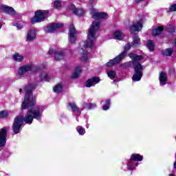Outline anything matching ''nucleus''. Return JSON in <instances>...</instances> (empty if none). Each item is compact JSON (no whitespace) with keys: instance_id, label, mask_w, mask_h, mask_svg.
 I'll use <instances>...</instances> for the list:
<instances>
[{"instance_id":"1","label":"nucleus","mask_w":176,"mask_h":176,"mask_svg":"<svg viewBox=\"0 0 176 176\" xmlns=\"http://www.w3.org/2000/svg\"><path fill=\"white\" fill-rule=\"evenodd\" d=\"M36 87L35 84H30L23 89L25 93V99L21 104V109H28L27 113L23 117L19 116L14 119L12 130L14 134H19L21 130V126L24 122L26 124H31L34 119L41 122L43 115V107L42 106H34L36 104L35 97L32 95V90Z\"/></svg>"},{"instance_id":"2","label":"nucleus","mask_w":176,"mask_h":176,"mask_svg":"<svg viewBox=\"0 0 176 176\" xmlns=\"http://www.w3.org/2000/svg\"><path fill=\"white\" fill-rule=\"evenodd\" d=\"M100 22L95 21L92 23L90 28L88 30V39L87 41H82L80 43L79 54H80V60L82 61H87L89 58V50H91L94 47V42L96 36V32L100 30Z\"/></svg>"},{"instance_id":"3","label":"nucleus","mask_w":176,"mask_h":176,"mask_svg":"<svg viewBox=\"0 0 176 176\" xmlns=\"http://www.w3.org/2000/svg\"><path fill=\"white\" fill-rule=\"evenodd\" d=\"M129 56L133 60L132 64L134 67L135 73L132 76V80L133 82H140L142 78V71H144V66L140 64V61L142 60L143 57L133 53L129 54Z\"/></svg>"},{"instance_id":"4","label":"nucleus","mask_w":176,"mask_h":176,"mask_svg":"<svg viewBox=\"0 0 176 176\" xmlns=\"http://www.w3.org/2000/svg\"><path fill=\"white\" fill-rule=\"evenodd\" d=\"M133 47V44L132 43H127L124 47V51L122 53H120L118 56H117L116 58H114L112 60H110L107 63V67H113V65L116 64H119L126 56H127V50H130Z\"/></svg>"},{"instance_id":"5","label":"nucleus","mask_w":176,"mask_h":176,"mask_svg":"<svg viewBox=\"0 0 176 176\" xmlns=\"http://www.w3.org/2000/svg\"><path fill=\"white\" fill-rule=\"evenodd\" d=\"M49 11L38 10L35 12V15L31 19L32 23H42L47 19Z\"/></svg>"},{"instance_id":"6","label":"nucleus","mask_w":176,"mask_h":176,"mask_svg":"<svg viewBox=\"0 0 176 176\" xmlns=\"http://www.w3.org/2000/svg\"><path fill=\"white\" fill-rule=\"evenodd\" d=\"M32 69H34L32 65L28 64L22 65L17 70L18 76H19V78H24V76H27L28 74L31 72Z\"/></svg>"},{"instance_id":"7","label":"nucleus","mask_w":176,"mask_h":176,"mask_svg":"<svg viewBox=\"0 0 176 176\" xmlns=\"http://www.w3.org/2000/svg\"><path fill=\"white\" fill-rule=\"evenodd\" d=\"M91 15L92 19H94L95 20H100V19H108V14H107V12H98V11L94 8L91 9Z\"/></svg>"},{"instance_id":"8","label":"nucleus","mask_w":176,"mask_h":176,"mask_svg":"<svg viewBox=\"0 0 176 176\" xmlns=\"http://www.w3.org/2000/svg\"><path fill=\"white\" fill-rule=\"evenodd\" d=\"M67 107L69 109H71L72 112L76 115V119L77 122H79V115L82 113V109L78 107L74 102L69 103Z\"/></svg>"},{"instance_id":"9","label":"nucleus","mask_w":176,"mask_h":176,"mask_svg":"<svg viewBox=\"0 0 176 176\" xmlns=\"http://www.w3.org/2000/svg\"><path fill=\"white\" fill-rule=\"evenodd\" d=\"M146 19V16H143L140 21L135 22L130 28V31L131 34H133V32H140L141 30H142V20H145Z\"/></svg>"},{"instance_id":"10","label":"nucleus","mask_w":176,"mask_h":176,"mask_svg":"<svg viewBox=\"0 0 176 176\" xmlns=\"http://www.w3.org/2000/svg\"><path fill=\"white\" fill-rule=\"evenodd\" d=\"M8 137V129L3 127L0 129V148H2L6 144V138Z\"/></svg>"},{"instance_id":"11","label":"nucleus","mask_w":176,"mask_h":176,"mask_svg":"<svg viewBox=\"0 0 176 176\" xmlns=\"http://www.w3.org/2000/svg\"><path fill=\"white\" fill-rule=\"evenodd\" d=\"M64 25L63 23H52L46 27L45 29V32L50 34V32H54L56 30H58V28H61Z\"/></svg>"},{"instance_id":"12","label":"nucleus","mask_w":176,"mask_h":176,"mask_svg":"<svg viewBox=\"0 0 176 176\" xmlns=\"http://www.w3.org/2000/svg\"><path fill=\"white\" fill-rule=\"evenodd\" d=\"M76 30H75V27L74 25H71L69 31V41L70 43H75L76 41Z\"/></svg>"},{"instance_id":"13","label":"nucleus","mask_w":176,"mask_h":176,"mask_svg":"<svg viewBox=\"0 0 176 176\" xmlns=\"http://www.w3.org/2000/svg\"><path fill=\"white\" fill-rule=\"evenodd\" d=\"M48 53L49 54H54L55 60L58 61L64 58V52H63V50L56 51L53 49H50Z\"/></svg>"},{"instance_id":"14","label":"nucleus","mask_w":176,"mask_h":176,"mask_svg":"<svg viewBox=\"0 0 176 176\" xmlns=\"http://www.w3.org/2000/svg\"><path fill=\"white\" fill-rule=\"evenodd\" d=\"M36 39V30L32 29L28 31L26 36L27 42H32V41H35Z\"/></svg>"},{"instance_id":"15","label":"nucleus","mask_w":176,"mask_h":176,"mask_svg":"<svg viewBox=\"0 0 176 176\" xmlns=\"http://www.w3.org/2000/svg\"><path fill=\"white\" fill-rule=\"evenodd\" d=\"M98 83H100V78L98 77H92L85 82V86L87 87H92L93 86H96Z\"/></svg>"},{"instance_id":"16","label":"nucleus","mask_w":176,"mask_h":176,"mask_svg":"<svg viewBox=\"0 0 176 176\" xmlns=\"http://www.w3.org/2000/svg\"><path fill=\"white\" fill-rule=\"evenodd\" d=\"M0 9L1 10H2V12H5L6 13H8V14H10L11 16H14V14H16V11H14V9H13V8L7 6H1Z\"/></svg>"},{"instance_id":"17","label":"nucleus","mask_w":176,"mask_h":176,"mask_svg":"<svg viewBox=\"0 0 176 176\" xmlns=\"http://www.w3.org/2000/svg\"><path fill=\"white\" fill-rule=\"evenodd\" d=\"M70 9L76 16H83L85 14V10L82 8H76L75 5L71 4Z\"/></svg>"},{"instance_id":"18","label":"nucleus","mask_w":176,"mask_h":176,"mask_svg":"<svg viewBox=\"0 0 176 176\" xmlns=\"http://www.w3.org/2000/svg\"><path fill=\"white\" fill-rule=\"evenodd\" d=\"M159 80L160 86H164L167 83V74L164 72L160 73Z\"/></svg>"},{"instance_id":"19","label":"nucleus","mask_w":176,"mask_h":176,"mask_svg":"<svg viewBox=\"0 0 176 176\" xmlns=\"http://www.w3.org/2000/svg\"><path fill=\"white\" fill-rule=\"evenodd\" d=\"M82 74V67L77 66L75 67L73 74H72V79H77Z\"/></svg>"},{"instance_id":"20","label":"nucleus","mask_w":176,"mask_h":176,"mask_svg":"<svg viewBox=\"0 0 176 176\" xmlns=\"http://www.w3.org/2000/svg\"><path fill=\"white\" fill-rule=\"evenodd\" d=\"M127 168L128 170H135V167H138V162L133 161L132 159L130 158V160L128 161L127 164Z\"/></svg>"},{"instance_id":"21","label":"nucleus","mask_w":176,"mask_h":176,"mask_svg":"<svg viewBox=\"0 0 176 176\" xmlns=\"http://www.w3.org/2000/svg\"><path fill=\"white\" fill-rule=\"evenodd\" d=\"M113 39H117L118 41H122L124 38V34L120 30H116L113 34L112 37Z\"/></svg>"},{"instance_id":"22","label":"nucleus","mask_w":176,"mask_h":176,"mask_svg":"<svg viewBox=\"0 0 176 176\" xmlns=\"http://www.w3.org/2000/svg\"><path fill=\"white\" fill-rule=\"evenodd\" d=\"M50 80V77L47 75V73L43 72L38 77V82H49Z\"/></svg>"},{"instance_id":"23","label":"nucleus","mask_w":176,"mask_h":176,"mask_svg":"<svg viewBox=\"0 0 176 176\" xmlns=\"http://www.w3.org/2000/svg\"><path fill=\"white\" fill-rule=\"evenodd\" d=\"M130 159H131L133 162H136L137 163V162H142L144 157L140 154L134 153L131 155Z\"/></svg>"},{"instance_id":"24","label":"nucleus","mask_w":176,"mask_h":176,"mask_svg":"<svg viewBox=\"0 0 176 176\" xmlns=\"http://www.w3.org/2000/svg\"><path fill=\"white\" fill-rule=\"evenodd\" d=\"M12 60H14V61H16L17 63H21V61L24 60V56L23 54L16 53L12 55Z\"/></svg>"},{"instance_id":"25","label":"nucleus","mask_w":176,"mask_h":176,"mask_svg":"<svg viewBox=\"0 0 176 176\" xmlns=\"http://www.w3.org/2000/svg\"><path fill=\"white\" fill-rule=\"evenodd\" d=\"M164 30V28L163 26H159L157 28H155L152 31V34L154 36H156L157 35H160L162 34V32Z\"/></svg>"},{"instance_id":"26","label":"nucleus","mask_w":176,"mask_h":176,"mask_svg":"<svg viewBox=\"0 0 176 176\" xmlns=\"http://www.w3.org/2000/svg\"><path fill=\"white\" fill-rule=\"evenodd\" d=\"M132 47H138L141 45V39L138 36H135L133 39Z\"/></svg>"},{"instance_id":"27","label":"nucleus","mask_w":176,"mask_h":176,"mask_svg":"<svg viewBox=\"0 0 176 176\" xmlns=\"http://www.w3.org/2000/svg\"><path fill=\"white\" fill-rule=\"evenodd\" d=\"M76 130L77 133H78L79 135H85L86 134V129L80 125H78L76 127Z\"/></svg>"},{"instance_id":"28","label":"nucleus","mask_w":176,"mask_h":176,"mask_svg":"<svg viewBox=\"0 0 176 176\" xmlns=\"http://www.w3.org/2000/svg\"><path fill=\"white\" fill-rule=\"evenodd\" d=\"M147 47L150 50V52H153L155 50V43H153V41L149 40L147 42Z\"/></svg>"},{"instance_id":"29","label":"nucleus","mask_w":176,"mask_h":176,"mask_svg":"<svg viewBox=\"0 0 176 176\" xmlns=\"http://www.w3.org/2000/svg\"><path fill=\"white\" fill-rule=\"evenodd\" d=\"M110 107H111V99H107L105 101L104 104L102 106V110L103 111H108V109H109Z\"/></svg>"},{"instance_id":"30","label":"nucleus","mask_w":176,"mask_h":176,"mask_svg":"<svg viewBox=\"0 0 176 176\" xmlns=\"http://www.w3.org/2000/svg\"><path fill=\"white\" fill-rule=\"evenodd\" d=\"M84 107L87 109H94V108H96L97 104L96 103H86Z\"/></svg>"},{"instance_id":"31","label":"nucleus","mask_w":176,"mask_h":176,"mask_svg":"<svg viewBox=\"0 0 176 176\" xmlns=\"http://www.w3.org/2000/svg\"><path fill=\"white\" fill-rule=\"evenodd\" d=\"M107 75L110 79H115V78H116V72L114 70H109L107 72Z\"/></svg>"},{"instance_id":"32","label":"nucleus","mask_w":176,"mask_h":176,"mask_svg":"<svg viewBox=\"0 0 176 176\" xmlns=\"http://www.w3.org/2000/svg\"><path fill=\"white\" fill-rule=\"evenodd\" d=\"M63 91V85L61 84H58L54 87V93H60Z\"/></svg>"},{"instance_id":"33","label":"nucleus","mask_w":176,"mask_h":176,"mask_svg":"<svg viewBox=\"0 0 176 176\" xmlns=\"http://www.w3.org/2000/svg\"><path fill=\"white\" fill-rule=\"evenodd\" d=\"M53 6L55 9H61V1L56 0L54 2Z\"/></svg>"},{"instance_id":"34","label":"nucleus","mask_w":176,"mask_h":176,"mask_svg":"<svg viewBox=\"0 0 176 176\" xmlns=\"http://www.w3.org/2000/svg\"><path fill=\"white\" fill-rule=\"evenodd\" d=\"M131 64H133V63L128 62L121 65V66L123 67V68H127L128 67H131Z\"/></svg>"},{"instance_id":"35","label":"nucleus","mask_w":176,"mask_h":176,"mask_svg":"<svg viewBox=\"0 0 176 176\" xmlns=\"http://www.w3.org/2000/svg\"><path fill=\"white\" fill-rule=\"evenodd\" d=\"M6 116H8V111H3L0 112V118H6Z\"/></svg>"},{"instance_id":"36","label":"nucleus","mask_w":176,"mask_h":176,"mask_svg":"<svg viewBox=\"0 0 176 176\" xmlns=\"http://www.w3.org/2000/svg\"><path fill=\"white\" fill-rule=\"evenodd\" d=\"M169 74H170V75L175 76V68H174V67H170V68L169 69Z\"/></svg>"},{"instance_id":"37","label":"nucleus","mask_w":176,"mask_h":176,"mask_svg":"<svg viewBox=\"0 0 176 176\" xmlns=\"http://www.w3.org/2000/svg\"><path fill=\"white\" fill-rule=\"evenodd\" d=\"M170 12H176V4H173L170 7Z\"/></svg>"},{"instance_id":"38","label":"nucleus","mask_w":176,"mask_h":176,"mask_svg":"<svg viewBox=\"0 0 176 176\" xmlns=\"http://www.w3.org/2000/svg\"><path fill=\"white\" fill-rule=\"evenodd\" d=\"M15 27H16V28L18 30H21V28H23V25L19 23H16L14 25Z\"/></svg>"},{"instance_id":"39","label":"nucleus","mask_w":176,"mask_h":176,"mask_svg":"<svg viewBox=\"0 0 176 176\" xmlns=\"http://www.w3.org/2000/svg\"><path fill=\"white\" fill-rule=\"evenodd\" d=\"M170 28H173L172 30H169V32H174L175 31V28L170 26Z\"/></svg>"},{"instance_id":"40","label":"nucleus","mask_w":176,"mask_h":176,"mask_svg":"<svg viewBox=\"0 0 176 176\" xmlns=\"http://www.w3.org/2000/svg\"><path fill=\"white\" fill-rule=\"evenodd\" d=\"M93 3H94V5H96V3H94V0H89V4L93 5Z\"/></svg>"},{"instance_id":"41","label":"nucleus","mask_w":176,"mask_h":176,"mask_svg":"<svg viewBox=\"0 0 176 176\" xmlns=\"http://www.w3.org/2000/svg\"><path fill=\"white\" fill-rule=\"evenodd\" d=\"M142 0H135V2L136 3H140V2H141Z\"/></svg>"},{"instance_id":"42","label":"nucleus","mask_w":176,"mask_h":176,"mask_svg":"<svg viewBox=\"0 0 176 176\" xmlns=\"http://www.w3.org/2000/svg\"><path fill=\"white\" fill-rule=\"evenodd\" d=\"M85 127H86V129H89V124H86Z\"/></svg>"},{"instance_id":"43","label":"nucleus","mask_w":176,"mask_h":176,"mask_svg":"<svg viewBox=\"0 0 176 176\" xmlns=\"http://www.w3.org/2000/svg\"><path fill=\"white\" fill-rule=\"evenodd\" d=\"M168 176H175L174 174H169Z\"/></svg>"},{"instance_id":"44","label":"nucleus","mask_w":176,"mask_h":176,"mask_svg":"<svg viewBox=\"0 0 176 176\" xmlns=\"http://www.w3.org/2000/svg\"><path fill=\"white\" fill-rule=\"evenodd\" d=\"M21 91H23V89H19V93H21Z\"/></svg>"},{"instance_id":"45","label":"nucleus","mask_w":176,"mask_h":176,"mask_svg":"<svg viewBox=\"0 0 176 176\" xmlns=\"http://www.w3.org/2000/svg\"><path fill=\"white\" fill-rule=\"evenodd\" d=\"M1 28H2V25L0 24V30H1Z\"/></svg>"}]
</instances>
